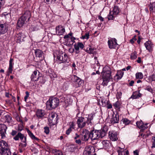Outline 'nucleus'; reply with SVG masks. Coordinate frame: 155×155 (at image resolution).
<instances>
[{"mask_svg":"<svg viewBox=\"0 0 155 155\" xmlns=\"http://www.w3.org/2000/svg\"><path fill=\"white\" fill-rule=\"evenodd\" d=\"M149 9L150 12H153V9L155 10V2L150 3L149 5Z\"/></svg>","mask_w":155,"mask_h":155,"instance_id":"33","label":"nucleus"},{"mask_svg":"<svg viewBox=\"0 0 155 155\" xmlns=\"http://www.w3.org/2000/svg\"><path fill=\"white\" fill-rule=\"evenodd\" d=\"M74 138L75 140V142L78 144H81V135H79L77 133H75V135L74 136Z\"/></svg>","mask_w":155,"mask_h":155,"instance_id":"23","label":"nucleus"},{"mask_svg":"<svg viewBox=\"0 0 155 155\" xmlns=\"http://www.w3.org/2000/svg\"><path fill=\"white\" fill-rule=\"evenodd\" d=\"M145 89L150 92H151L153 91L151 87L149 86H147Z\"/></svg>","mask_w":155,"mask_h":155,"instance_id":"51","label":"nucleus"},{"mask_svg":"<svg viewBox=\"0 0 155 155\" xmlns=\"http://www.w3.org/2000/svg\"><path fill=\"white\" fill-rule=\"evenodd\" d=\"M113 11L112 14L111 12H110L109 14L108 15V18L109 20H113L115 15H117L119 12L118 7L116 6H114Z\"/></svg>","mask_w":155,"mask_h":155,"instance_id":"7","label":"nucleus"},{"mask_svg":"<svg viewBox=\"0 0 155 155\" xmlns=\"http://www.w3.org/2000/svg\"><path fill=\"white\" fill-rule=\"evenodd\" d=\"M111 71H104L103 70L102 77L103 82L102 84L103 86H107V83L110 80V79L112 78V77L111 75Z\"/></svg>","mask_w":155,"mask_h":155,"instance_id":"4","label":"nucleus"},{"mask_svg":"<svg viewBox=\"0 0 155 155\" xmlns=\"http://www.w3.org/2000/svg\"><path fill=\"white\" fill-rule=\"evenodd\" d=\"M122 121L123 123L126 125H127L130 123V121L126 118H123Z\"/></svg>","mask_w":155,"mask_h":155,"instance_id":"35","label":"nucleus"},{"mask_svg":"<svg viewBox=\"0 0 155 155\" xmlns=\"http://www.w3.org/2000/svg\"><path fill=\"white\" fill-rule=\"evenodd\" d=\"M66 96L64 95L63 96V97L61 98V102H65L66 98Z\"/></svg>","mask_w":155,"mask_h":155,"instance_id":"52","label":"nucleus"},{"mask_svg":"<svg viewBox=\"0 0 155 155\" xmlns=\"http://www.w3.org/2000/svg\"><path fill=\"white\" fill-rule=\"evenodd\" d=\"M89 135L87 130H84L81 134V139L84 141H87L90 137Z\"/></svg>","mask_w":155,"mask_h":155,"instance_id":"8","label":"nucleus"},{"mask_svg":"<svg viewBox=\"0 0 155 155\" xmlns=\"http://www.w3.org/2000/svg\"><path fill=\"white\" fill-rule=\"evenodd\" d=\"M69 150L71 152H73L76 149L74 145H71L69 146Z\"/></svg>","mask_w":155,"mask_h":155,"instance_id":"40","label":"nucleus"},{"mask_svg":"<svg viewBox=\"0 0 155 155\" xmlns=\"http://www.w3.org/2000/svg\"><path fill=\"white\" fill-rule=\"evenodd\" d=\"M117 132L114 131H112L109 132V138L112 141H115L117 139Z\"/></svg>","mask_w":155,"mask_h":155,"instance_id":"11","label":"nucleus"},{"mask_svg":"<svg viewBox=\"0 0 155 155\" xmlns=\"http://www.w3.org/2000/svg\"><path fill=\"white\" fill-rule=\"evenodd\" d=\"M18 135L19 137V138L21 140H23V139L25 137L23 134H22L21 133H18Z\"/></svg>","mask_w":155,"mask_h":155,"instance_id":"48","label":"nucleus"},{"mask_svg":"<svg viewBox=\"0 0 155 155\" xmlns=\"http://www.w3.org/2000/svg\"><path fill=\"white\" fill-rule=\"evenodd\" d=\"M106 107L108 109H111L112 107V105L111 104H109V102L107 103Z\"/></svg>","mask_w":155,"mask_h":155,"instance_id":"54","label":"nucleus"},{"mask_svg":"<svg viewBox=\"0 0 155 155\" xmlns=\"http://www.w3.org/2000/svg\"><path fill=\"white\" fill-rule=\"evenodd\" d=\"M100 144L101 145H102L103 148L106 149L108 148L110 145L109 141L107 140H103Z\"/></svg>","mask_w":155,"mask_h":155,"instance_id":"22","label":"nucleus"},{"mask_svg":"<svg viewBox=\"0 0 155 155\" xmlns=\"http://www.w3.org/2000/svg\"><path fill=\"white\" fill-rule=\"evenodd\" d=\"M139 151L136 150L134 151V155H139Z\"/></svg>","mask_w":155,"mask_h":155,"instance_id":"60","label":"nucleus"},{"mask_svg":"<svg viewBox=\"0 0 155 155\" xmlns=\"http://www.w3.org/2000/svg\"><path fill=\"white\" fill-rule=\"evenodd\" d=\"M30 12L28 10L25 11L23 15L21 17L25 20V21L27 22L29 21L31 17Z\"/></svg>","mask_w":155,"mask_h":155,"instance_id":"15","label":"nucleus"},{"mask_svg":"<svg viewBox=\"0 0 155 155\" xmlns=\"http://www.w3.org/2000/svg\"><path fill=\"white\" fill-rule=\"evenodd\" d=\"M59 100L55 97H51L46 103V106L49 110H51L57 107L59 105Z\"/></svg>","mask_w":155,"mask_h":155,"instance_id":"3","label":"nucleus"},{"mask_svg":"<svg viewBox=\"0 0 155 155\" xmlns=\"http://www.w3.org/2000/svg\"><path fill=\"white\" fill-rule=\"evenodd\" d=\"M134 83V81H131L129 83V85L131 86H133Z\"/></svg>","mask_w":155,"mask_h":155,"instance_id":"63","label":"nucleus"},{"mask_svg":"<svg viewBox=\"0 0 155 155\" xmlns=\"http://www.w3.org/2000/svg\"><path fill=\"white\" fill-rule=\"evenodd\" d=\"M73 76L74 84V87L75 88H78L81 86L84 83V81L75 75H74Z\"/></svg>","mask_w":155,"mask_h":155,"instance_id":"6","label":"nucleus"},{"mask_svg":"<svg viewBox=\"0 0 155 155\" xmlns=\"http://www.w3.org/2000/svg\"><path fill=\"white\" fill-rule=\"evenodd\" d=\"M142 122L138 121L136 122V124L137 127L139 128L140 127V126H141V124H142Z\"/></svg>","mask_w":155,"mask_h":155,"instance_id":"49","label":"nucleus"},{"mask_svg":"<svg viewBox=\"0 0 155 155\" xmlns=\"http://www.w3.org/2000/svg\"><path fill=\"white\" fill-rule=\"evenodd\" d=\"M89 33L88 32H86L85 35H83L82 36V38L83 39H88L89 38Z\"/></svg>","mask_w":155,"mask_h":155,"instance_id":"43","label":"nucleus"},{"mask_svg":"<svg viewBox=\"0 0 155 155\" xmlns=\"http://www.w3.org/2000/svg\"><path fill=\"white\" fill-rule=\"evenodd\" d=\"M27 143L26 142H25L23 143H20V145L22 147H26L27 146Z\"/></svg>","mask_w":155,"mask_h":155,"instance_id":"53","label":"nucleus"},{"mask_svg":"<svg viewBox=\"0 0 155 155\" xmlns=\"http://www.w3.org/2000/svg\"><path fill=\"white\" fill-rule=\"evenodd\" d=\"M55 155H63L62 152L59 150H55Z\"/></svg>","mask_w":155,"mask_h":155,"instance_id":"44","label":"nucleus"},{"mask_svg":"<svg viewBox=\"0 0 155 155\" xmlns=\"http://www.w3.org/2000/svg\"><path fill=\"white\" fill-rule=\"evenodd\" d=\"M8 24L7 23L0 24V34H3L8 30Z\"/></svg>","mask_w":155,"mask_h":155,"instance_id":"10","label":"nucleus"},{"mask_svg":"<svg viewBox=\"0 0 155 155\" xmlns=\"http://www.w3.org/2000/svg\"><path fill=\"white\" fill-rule=\"evenodd\" d=\"M144 45L147 49L149 52H152L153 51V44H152L151 41H146L144 44Z\"/></svg>","mask_w":155,"mask_h":155,"instance_id":"16","label":"nucleus"},{"mask_svg":"<svg viewBox=\"0 0 155 155\" xmlns=\"http://www.w3.org/2000/svg\"><path fill=\"white\" fill-rule=\"evenodd\" d=\"M7 143L5 141L2 140L0 141V147L1 149H5L8 146Z\"/></svg>","mask_w":155,"mask_h":155,"instance_id":"30","label":"nucleus"},{"mask_svg":"<svg viewBox=\"0 0 155 155\" xmlns=\"http://www.w3.org/2000/svg\"><path fill=\"white\" fill-rule=\"evenodd\" d=\"M4 0H0V8L2 5H4Z\"/></svg>","mask_w":155,"mask_h":155,"instance_id":"59","label":"nucleus"},{"mask_svg":"<svg viewBox=\"0 0 155 155\" xmlns=\"http://www.w3.org/2000/svg\"><path fill=\"white\" fill-rule=\"evenodd\" d=\"M25 94H26V95L24 99H25V101H26L28 97V96H29V93L28 92L26 91L25 92Z\"/></svg>","mask_w":155,"mask_h":155,"instance_id":"50","label":"nucleus"},{"mask_svg":"<svg viewBox=\"0 0 155 155\" xmlns=\"http://www.w3.org/2000/svg\"><path fill=\"white\" fill-rule=\"evenodd\" d=\"M35 53L36 57L39 58L40 60H43L44 58V53L42 51L38 49H36L35 50Z\"/></svg>","mask_w":155,"mask_h":155,"instance_id":"12","label":"nucleus"},{"mask_svg":"<svg viewBox=\"0 0 155 155\" xmlns=\"http://www.w3.org/2000/svg\"><path fill=\"white\" fill-rule=\"evenodd\" d=\"M27 22V21H25V19L21 17L18 21V26L19 27H22Z\"/></svg>","mask_w":155,"mask_h":155,"instance_id":"24","label":"nucleus"},{"mask_svg":"<svg viewBox=\"0 0 155 155\" xmlns=\"http://www.w3.org/2000/svg\"><path fill=\"white\" fill-rule=\"evenodd\" d=\"M152 139L154 140V141L153 142V143L152 144V146L151 147H154L155 148V136L153 137Z\"/></svg>","mask_w":155,"mask_h":155,"instance_id":"55","label":"nucleus"},{"mask_svg":"<svg viewBox=\"0 0 155 155\" xmlns=\"http://www.w3.org/2000/svg\"><path fill=\"white\" fill-rule=\"evenodd\" d=\"M21 33H19L16 35L15 39L16 40L17 42L20 43L21 41L23 39L21 37Z\"/></svg>","mask_w":155,"mask_h":155,"instance_id":"28","label":"nucleus"},{"mask_svg":"<svg viewBox=\"0 0 155 155\" xmlns=\"http://www.w3.org/2000/svg\"><path fill=\"white\" fill-rule=\"evenodd\" d=\"M107 130V127L104 126L100 130H92L90 134L89 137L93 140H97L100 137L102 138L106 135Z\"/></svg>","mask_w":155,"mask_h":155,"instance_id":"1","label":"nucleus"},{"mask_svg":"<svg viewBox=\"0 0 155 155\" xmlns=\"http://www.w3.org/2000/svg\"><path fill=\"white\" fill-rule=\"evenodd\" d=\"M4 117L6 120L8 122H10L12 119L11 117L9 114L5 115Z\"/></svg>","mask_w":155,"mask_h":155,"instance_id":"36","label":"nucleus"},{"mask_svg":"<svg viewBox=\"0 0 155 155\" xmlns=\"http://www.w3.org/2000/svg\"><path fill=\"white\" fill-rule=\"evenodd\" d=\"M26 130L27 133H28L29 135L32 139L35 140L37 141H39V139L38 138L36 137L29 129H27Z\"/></svg>","mask_w":155,"mask_h":155,"instance_id":"27","label":"nucleus"},{"mask_svg":"<svg viewBox=\"0 0 155 155\" xmlns=\"http://www.w3.org/2000/svg\"><path fill=\"white\" fill-rule=\"evenodd\" d=\"M6 133V129H2L0 130V134H1L2 138H3L5 137V134Z\"/></svg>","mask_w":155,"mask_h":155,"instance_id":"32","label":"nucleus"},{"mask_svg":"<svg viewBox=\"0 0 155 155\" xmlns=\"http://www.w3.org/2000/svg\"><path fill=\"white\" fill-rule=\"evenodd\" d=\"M45 114L44 110H38L37 111L36 115L38 119H42L44 117Z\"/></svg>","mask_w":155,"mask_h":155,"instance_id":"18","label":"nucleus"},{"mask_svg":"<svg viewBox=\"0 0 155 155\" xmlns=\"http://www.w3.org/2000/svg\"><path fill=\"white\" fill-rule=\"evenodd\" d=\"M72 130L71 129H70L69 128L66 130V134L68 135L69 134H70V133L71 132V131Z\"/></svg>","mask_w":155,"mask_h":155,"instance_id":"56","label":"nucleus"},{"mask_svg":"<svg viewBox=\"0 0 155 155\" xmlns=\"http://www.w3.org/2000/svg\"><path fill=\"white\" fill-rule=\"evenodd\" d=\"M141 95L142 94L140 93L139 91L138 92L137 91H135L133 93L130 97V98H132L133 99L138 98L140 97L141 96Z\"/></svg>","mask_w":155,"mask_h":155,"instance_id":"25","label":"nucleus"},{"mask_svg":"<svg viewBox=\"0 0 155 155\" xmlns=\"http://www.w3.org/2000/svg\"><path fill=\"white\" fill-rule=\"evenodd\" d=\"M87 51L89 54H93L94 53V49L90 47L89 48H87Z\"/></svg>","mask_w":155,"mask_h":155,"instance_id":"41","label":"nucleus"},{"mask_svg":"<svg viewBox=\"0 0 155 155\" xmlns=\"http://www.w3.org/2000/svg\"><path fill=\"white\" fill-rule=\"evenodd\" d=\"M114 107H115L116 109H119L120 103L118 101H117L113 104Z\"/></svg>","mask_w":155,"mask_h":155,"instance_id":"39","label":"nucleus"},{"mask_svg":"<svg viewBox=\"0 0 155 155\" xmlns=\"http://www.w3.org/2000/svg\"><path fill=\"white\" fill-rule=\"evenodd\" d=\"M74 49L75 50V53L78 54L80 52L79 48L83 49L84 47V45L82 42H78L77 44H75L74 45Z\"/></svg>","mask_w":155,"mask_h":155,"instance_id":"13","label":"nucleus"},{"mask_svg":"<svg viewBox=\"0 0 155 155\" xmlns=\"http://www.w3.org/2000/svg\"><path fill=\"white\" fill-rule=\"evenodd\" d=\"M137 58V53L135 51L131 53L130 55V58L132 60L136 59Z\"/></svg>","mask_w":155,"mask_h":155,"instance_id":"37","label":"nucleus"},{"mask_svg":"<svg viewBox=\"0 0 155 155\" xmlns=\"http://www.w3.org/2000/svg\"><path fill=\"white\" fill-rule=\"evenodd\" d=\"M11 152L8 148L0 149V154L1 155H11Z\"/></svg>","mask_w":155,"mask_h":155,"instance_id":"19","label":"nucleus"},{"mask_svg":"<svg viewBox=\"0 0 155 155\" xmlns=\"http://www.w3.org/2000/svg\"><path fill=\"white\" fill-rule=\"evenodd\" d=\"M39 72L37 71H35L33 72L31 76V80L33 81H38V77L39 76Z\"/></svg>","mask_w":155,"mask_h":155,"instance_id":"17","label":"nucleus"},{"mask_svg":"<svg viewBox=\"0 0 155 155\" xmlns=\"http://www.w3.org/2000/svg\"><path fill=\"white\" fill-rule=\"evenodd\" d=\"M57 59L60 61L59 63H68L69 61L68 59V57L66 54H59L57 55Z\"/></svg>","mask_w":155,"mask_h":155,"instance_id":"5","label":"nucleus"},{"mask_svg":"<svg viewBox=\"0 0 155 155\" xmlns=\"http://www.w3.org/2000/svg\"><path fill=\"white\" fill-rule=\"evenodd\" d=\"M56 31L59 35H63L65 32V30L63 26L61 25L58 26L56 28Z\"/></svg>","mask_w":155,"mask_h":155,"instance_id":"14","label":"nucleus"},{"mask_svg":"<svg viewBox=\"0 0 155 155\" xmlns=\"http://www.w3.org/2000/svg\"><path fill=\"white\" fill-rule=\"evenodd\" d=\"M85 151L88 155L91 154V153L94 152V147L91 146H87L85 148Z\"/></svg>","mask_w":155,"mask_h":155,"instance_id":"21","label":"nucleus"},{"mask_svg":"<svg viewBox=\"0 0 155 155\" xmlns=\"http://www.w3.org/2000/svg\"><path fill=\"white\" fill-rule=\"evenodd\" d=\"M140 129H141L142 130H144L146 128V127L143 125V123L142 122V124H141V126H140V127H139Z\"/></svg>","mask_w":155,"mask_h":155,"instance_id":"57","label":"nucleus"},{"mask_svg":"<svg viewBox=\"0 0 155 155\" xmlns=\"http://www.w3.org/2000/svg\"><path fill=\"white\" fill-rule=\"evenodd\" d=\"M44 132L46 134H48L49 132V128L47 127H45L44 128Z\"/></svg>","mask_w":155,"mask_h":155,"instance_id":"47","label":"nucleus"},{"mask_svg":"<svg viewBox=\"0 0 155 155\" xmlns=\"http://www.w3.org/2000/svg\"><path fill=\"white\" fill-rule=\"evenodd\" d=\"M143 77V75L141 72L137 73L136 74V78L137 79H141Z\"/></svg>","mask_w":155,"mask_h":155,"instance_id":"34","label":"nucleus"},{"mask_svg":"<svg viewBox=\"0 0 155 155\" xmlns=\"http://www.w3.org/2000/svg\"><path fill=\"white\" fill-rule=\"evenodd\" d=\"M19 137L18 135V134H17L14 138V139L15 140H19Z\"/></svg>","mask_w":155,"mask_h":155,"instance_id":"61","label":"nucleus"},{"mask_svg":"<svg viewBox=\"0 0 155 155\" xmlns=\"http://www.w3.org/2000/svg\"><path fill=\"white\" fill-rule=\"evenodd\" d=\"M155 78V75L153 74L149 76V79L150 81H152L154 80V78Z\"/></svg>","mask_w":155,"mask_h":155,"instance_id":"46","label":"nucleus"},{"mask_svg":"<svg viewBox=\"0 0 155 155\" xmlns=\"http://www.w3.org/2000/svg\"><path fill=\"white\" fill-rule=\"evenodd\" d=\"M124 74V72L121 71H118L117 72L115 76L114 77L115 80L118 81L121 79Z\"/></svg>","mask_w":155,"mask_h":155,"instance_id":"20","label":"nucleus"},{"mask_svg":"<svg viewBox=\"0 0 155 155\" xmlns=\"http://www.w3.org/2000/svg\"><path fill=\"white\" fill-rule=\"evenodd\" d=\"M38 81H39L40 83L42 84H44L45 82V80L43 77L41 76L38 77Z\"/></svg>","mask_w":155,"mask_h":155,"instance_id":"38","label":"nucleus"},{"mask_svg":"<svg viewBox=\"0 0 155 155\" xmlns=\"http://www.w3.org/2000/svg\"><path fill=\"white\" fill-rule=\"evenodd\" d=\"M117 152L118 153V155H125V151L123 148L120 147H118Z\"/></svg>","mask_w":155,"mask_h":155,"instance_id":"31","label":"nucleus"},{"mask_svg":"<svg viewBox=\"0 0 155 155\" xmlns=\"http://www.w3.org/2000/svg\"><path fill=\"white\" fill-rule=\"evenodd\" d=\"M140 129H141L142 130H144L146 128V127L143 125V123L142 122V124H141V126H140V127H139Z\"/></svg>","mask_w":155,"mask_h":155,"instance_id":"58","label":"nucleus"},{"mask_svg":"<svg viewBox=\"0 0 155 155\" xmlns=\"http://www.w3.org/2000/svg\"><path fill=\"white\" fill-rule=\"evenodd\" d=\"M94 117V115L91 114H89L87 117H79L77 121L78 127L80 128H82L85 126L86 124L88 125L91 126L92 124L91 121L93 119Z\"/></svg>","mask_w":155,"mask_h":155,"instance_id":"2","label":"nucleus"},{"mask_svg":"<svg viewBox=\"0 0 155 155\" xmlns=\"http://www.w3.org/2000/svg\"><path fill=\"white\" fill-rule=\"evenodd\" d=\"M101 102L102 103V105L103 107H106L107 103L110 102L109 101H106L104 100H104L102 101Z\"/></svg>","mask_w":155,"mask_h":155,"instance_id":"45","label":"nucleus"},{"mask_svg":"<svg viewBox=\"0 0 155 155\" xmlns=\"http://www.w3.org/2000/svg\"><path fill=\"white\" fill-rule=\"evenodd\" d=\"M75 124L73 122H70L69 123V127L70 129L72 130L74 129L75 128Z\"/></svg>","mask_w":155,"mask_h":155,"instance_id":"42","label":"nucleus"},{"mask_svg":"<svg viewBox=\"0 0 155 155\" xmlns=\"http://www.w3.org/2000/svg\"><path fill=\"white\" fill-rule=\"evenodd\" d=\"M13 59L11 58L9 61V67L8 68V73H12V71L13 68V64L12 63L13 62Z\"/></svg>","mask_w":155,"mask_h":155,"instance_id":"29","label":"nucleus"},{"mask_svg":"<svg viewBox=\"0 0 155 155\" xmlns=\"http://www.w3.org/2000/svg\"><path fill=\"white\" fill-rule=\"evenodd\" d=\"M108 44L109 48L110 49L115 48L118 45L117 40L115 38H112L111 40H109L108 41Z\"/></svg>","mask_w":155,"mask_h":155,"instance_id":"9","label":"nucleus"},{"mask_svg":"<svg viewBox=\"0 0 155 155\" xmlns=\"http://www.w3.org/2000/svg\"><path fill=\"white\" fill-rule=\"evenodd\" d=\"M119 121V115L115 114L113 115V118H111L110 121L113 124L117 123Z\"/></svg>","mask_w":155,"mask_h":155,"instance_id":"26","label":"nucleus"},{"mask_svg":"<svg viewBox=\"0 0 155 155\" xmlns=\"http://www.w3.org/2000/svg\"><path fill=\"white\" fill-rule=\"evenodd\" d=\"M16 133H17V132L16 131L12 130V133H11V134L13 136H14L16 134Z\"/></svg>","mask_w":155,"mask_h":155,"instance_id":"64","label":"nucleus"},{"mask_svg":"<svg viewBox=\"0 0 155 155\" xmlns=\"http://www.w3.org/2000/svg\"><path fill=\"white\" fill-rule=\"evenodd\" d=\"M69 51L71 53H73L74 51V49L72 48H70L69 49Z\"/></svg>","mask_w":155,"mask_h":155,"instance_id":"62","label":"nucleus"}]
</instances>
